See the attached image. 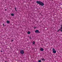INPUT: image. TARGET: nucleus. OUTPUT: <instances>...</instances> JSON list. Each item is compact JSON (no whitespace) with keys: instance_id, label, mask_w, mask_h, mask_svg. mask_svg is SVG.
<instances>
[{"instance_id":"obj_16","label":"nucleus","mask_w":62,"mask_h":62,"mask_svg":"<svg viewBox=\"0 0 62 62\" xmlns=\"http://www.w3.org/2000/svg\"><path fill=\"white\" fill-rule=\"evenodd\" d=\"M11 41H12H12H13V40H11Z\"/></svg>"},{"instance_id":"obj_9","label":"nucleus","mask_w":62,"mask_h":62,"mask_svg":"<svg viewBox=\"0 0 62 62\" xmlns=\"http://www.w3.org/2000/svg\"><path fill=\"white\" fill-rule=\"evenodd\" d=\"M14 8L15 9V11H17V9H16V7L15 8Z\"/></svg>"},{"instance_id":"obj_19","label":"nucleus","mask_w":62,"mask_h":62,"mask_svg":"<svg viewBox=\"0 0 62 62\" xmlns=\"http://www.w3.org/2000/svg\"><path fill=\"white\" fill-rule=\"evenodd\" d=\"M1 53H2V51H1Z\"/></svg>"},{"instance_id":"obj_1","label":"nucleus","mask_w":62,"mask_h":62,"mask_svg":"<svg viewBox=\"0 0 62 62\" xmlns=\"http://www.w3.org/2000/svg\"><path fill=\"white\" fill-rule=\"evenodd\" d=\"M36 3L37 4H39V6H44V5L43 3L42 2L40 1H37Z\"/></svg>"},{"instance_id":"obj_3","label":"nucleus","mask_w":62,"mask_h":62,"mask_svg":"<svg viewBox=\"0 0 62 62\" xmlns=\"http://www.w3.org/2000/svg\"><path fill=\"white\" fill-rule=\"evenodd\" d=\"M55 49L54 48H53L52 49V51H53V53H54V54H55L56 53V51L55 50Z\"/></svg>"},{"instance_id":"obj_18","label":"nucleus","mask_w":62,"mask_h":62,"mask_svg":"<svg viewBox=\"0 0 62 62\" xmlns=\"http://www.w3.org/2000/svg\"><path fill=\"white\" fill-rule=\"evenodd\" d=\"M29 38H30V39H31V37H30Z\"/></svg>"},{"instance_id":"obj_2","label":"nucleus","mask_w":62,"mask_h":62,"mask_svg":"<svg viewBox=\"0 0 62 62\" xmlns=\"http://www.w3.org/2000/svg\"><path fill=\"white\" fill-rule=\"evenodd\" d=\"M20 54H23L24 53V50H22L20 51Z\"/></svg>"},{"instance_id":"obj_13","label":"nucleus","mask_w":62,"mask_h":62,"mask_svg":"<svg viewBox=\"0 0 62 62\" xmlns=\"http://www.w3.org/2000/svg\"><path fill=\"white\" fill-rule=\"evenodd\" d=\"M39 62H41V60H40L38 61Z\"/></svg>"},{"instance_id":"obj_15","label":"nucleus","mask_w":62,"mask_h":62,"mask_svg":"<svg viewBox=\"0 0 62 62\" xmlns=\"http://www.w3.org/2000/svg\"><path fill=\"white\" fill-rule=\"evenodd\" d=\"M3 25L4 26H5V25H4V24H3Z\"/></svg>"},{"instance_id":"obj_11","label":"nucleus","mask_w":62,"mask_h":62,"mask_svg":"<svg viewBox=\"0 0 62 62\" xmlns=\"http://www.w3.org/2000/svg\"><path fill=\"white\" fill-rule=\"evenodd\" d=\"M33 44V45L35 44V42L34 41L32 43Z\"/></svg>"},{"instance_id":"obj_17","label":"nucleus","mask_w":62,"mask_h":62,"mask_svg":"<svg viewBox=\"0 0 62 62\" xmlns=\"http://www.w3.org/2000/svg\"><path fill=\"white\" fill-rule=\"evenodd\" d=\"M5 11H6L7 10V9H5Z\"/></svg>"},{"instance_id":"obj_14","label":"nucleus","mask_w":62,"mask_h":62,"mask_svg":"<svg viewBox=\"0 0 62 62\" xmlns=\"http://www.w3.org/2000/svg\"><path fill=\"white\" fill-rule=\"evenodd\" d=\"M33 28H34V29H36V27H33Z\"/></svg>"},{"instance_id":"obj_5","label":"nucleus","mask_w":62,"mask_h":62,"mask_svg":"<svg viewBox=\"0 0 62 62\" xmlns=\"http://www.w3.org/2000/svg\"><path fill=\"white\" fill-rule=\"evenodd\" d=\"M61 31L62 32V30H61V29H60L58 31H57V32H59V31Z\"/></svg>"},{"instance_id":"obj_10","label":"nucleus","mask_w":62,"mask_h":62,"mask_svg":"<svg viewBox=\"0 0 62 62\" xmlns=\"http://www.w3.org/2000/svg\"><path fill=\"white\" fill-rule=\"evenodd\" d=\"M30 33H31V32H30L29 31L28 32V34H30Z\"/></svg>"},{"instance_id":"obj_6","label":"nucleus","mask_w":62,"mask_h":62,"mask_svg":"<svg viewBox=\"0 0 62 62\" xmlns=\"http://www.w3.org/2000/svg\"><path fill=\"white\" fill-rule=\"evenodd\" d=\"M40 50L41 51H44V49L42 48H41L40 49Z\"/></svg>"},{"instance_id":"obj_7","label":"nucleus","mask_w":62,"mask_h":62,"mask_svg":"<svg viewBox=\"0 0 62 62\" xmlns=\"http://www.w3.org/2000/svg\"><path fill=\"white\" fill-rule=\"evenodd\" d=\"M41 59L42 60V61H45V60L44 59V58H42Z\"/></svg>"},{"instance_id":"obj_4","label":"nucleus","mask_w":62,"mask_h":62,"mask_svg":"<svg viewBox=\"0 0 62 62\" xmlns=\"http://www.w3.org/2000/svg\"><path fill=\"white\" fill-rule=\"evenodd\" d=\"M35 33H40V31H39L38 30H36L35 31Z\"/></svg>"},{"instance_id":"obj_20","label":"nucleus","mask_w":62,"mask_h":62,"mask_svg":"<svg viewBox=\"0 0 62 62\" xmlns=\"http://www.w3.org/2000/svg\"><path fill=\"white\" fill-rule=\"evenodd\" d=\"M5 62H8L6 61H5Z\"/></svg>"},{"instance_id":"obj_8","label":"nucleus","mask_w":62,"mask_h":62,"mask_svg":"<svg viewBox=\"0 0 62 62\" xmlns=\"http://www.w3.org/2000/svg\"><path fill=\"white\" fill-rule=\"evenodd\" d=\"M7 23H10V22L8 20L7 21Z\"/></svg>"},{"instance_id":"obj_12","label":"nucleus","mask_w":62,"mask_h":62,"mask_svg":"<svg viewBox=\"0 0 62 62\" xmlns=\"http://www.w3.org/2000/svg\"><path fill=\"white\" fill-rule=\"evenodd\" d=\"M11 16H13L14 15L13 14H11Z\"/></svg>"}]
</instances>
